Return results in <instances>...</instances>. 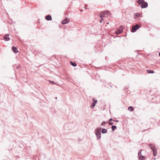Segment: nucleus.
Masks as SVG:
<instances>
[{"label":"nucleus","mask_w":160,"mask_h":160,"mask_svg":"<svg viewBox=\"0 0 160 160\" xmlns=\"http://www.w3.org/2000/svg\"><path fill=\"white\" fill-rule=\"evenodd\" d=\"M110 12L108 11H105L102 12L99 14V16L101 18V20H100V22L104 20L102 19L103 17H107L110 15Z\"/></svg>","instance_id":"obj_1"},{"label":"nucleus","mask_w":160,"mask_h":160,"mask_svg":"<svg viewBox=\"0 0 160 160\" xmlns=\"http://www.w3.org/2000/svg\"><path fill=\"white\" fill-rule=\"evenodd\" d=\"M138 3L142 8H145L148 6V3L144 0H138Z\"/></svg>","instance_id":"obj_2"},{"label":"nucleus","mask_w":160,"mask_h":160,"mask_svg":"<svg viewBox=\"0 0 160 160\" xmlns=\"http://www.w3.org/2000/svg\"><path fill=\"white\" fill-rule=\"evenodd\" d=\"M102 128H99L95 130V133L96 136L97 138L98 139H100L101 138V130Z\"/></svg>","instance_id":"obj_3"},{"label":"nucleus","mask_w":160,"mask_h":160,"mask_svg":"<svg viewBox=\"0 0 160 160\" xmlns=\"http://www.w3.org/2000/svg\"><path fill=\"white\" fill-rule=\"evenodd\" d=\"M149 146L151 149L152 151L153 156H156L157 155V151L156 148L154 145L152 144H150Z\"/></svg>","instance_id":"obj_4"},{"label":"nucleus","mask_w":160,"mask_h":160,"mask_svg":"<svg viewBox=\"0 0 160 160\" xmlns=\"http://www.w3.org/2000/svg\"><path fill=\"white\" fill-rule=\"evenodd\" d=\"M141 26L138 24L133 26L132 27L131 32H134L141 28Z\"/></svg>","instance_id":"obj_5"},{"label":"nucleus","mask_w":160,"mask_h":160,"mask_svg":"<svg viewBox=\"0 0 160 160\" xmlns=\"http://www.w3.org/2000/svg\"><path fill=\"white\" fill-rule=\"evenodd\" d=\"M123 28L122 26H120L118 30L116 31V33L117 34H120L123 31Z\"/></svg>","instance_id":"obj_6"},{"label":"nucleus","mask_w":160,"mask_h":160,"mask_svg":"<svg viewBox=\"0 0 160 160\" xmlns=\"http://www.w3.org/2000/svg\"><path fill=\"white\" fill-rule=\"evenodd\" d=\"M92 101H93V102L91 104V108H93L95 106L96 103L97 102L98 100H95L93 98L92 99Z\"/></svg>","instance_id":"obj_7"},{"label":"nucleus","mask_w":160,"mask_h":160,"mask_svg":"<svg viewBox=\"0 0 160 160\" xmlns=\"http://www.w3.org/2000/svg\"><path fill=\"white\" fill-rule=\"evenodd\" d=\"M9 36V34H7L4 36V39L5 41H8L9 40L10 38L8 37Z\"/></svg>","instance_id":"obj_8"},{"label":"nucleus","mask_w":160,"mask_h":160,"mask_svg":"<svg viewBox=\"0 0 160 160\" xmlns=\"http://www.w3.org/2000/svg\"><path fill=\"white\" fill-rule=\"evenodd\" d=\"M69 19H68V18H66L62 22V24H65L68 23L69 22Z\"/></svg>","instance_id":"obj_9"},{"label":"nucleus","mask_w":160,"mask_h":160,"mask_svg":"<svg viewBox=\"0 0 160 160\" xmlns=\"http://www.w3.org/2000/svg\"><path fill=\"white\" fill-rule=\"evenodd\" d=\"M45 19L48 21L51 20H52V18L51 15H48L46 16Z\"/></svg>","instance_id":"obj_10"},{"label":"nucleus","mask_w":160,"mask_h":160,"mask_svg":"<svg viewBox=\"0 0 160 160\" xmlns=\"http://www.w3.org/2000/svg\"><path fill=\"white\" fill-rule=\"evenodd\" d=\"M12 50L13 51V52L15 53H17L18 52V50H17V48L14 47V46H12Z\"/></svg>","instance_id":"obj_11"},{"label":"nucleus","mask_w":160,"mask_h":160,"mask_svg":"<svg viewBox=\"0 0 160 160\" xmlns=\"http://www.w3.org/2000/svg\"><path fill=\"white\" fill-rule=\"evenodd\" d=\"M107 130L104 128H102L101 130V132L103 134L106 133L107 132Z\"/></svg>","instance_id":"obj_12"},{"label":"nucleus","mask_w":160,"mask_h":160,"mask_svg":"<svg viewBox=\"0 0 160 160\" xmlns=\"http://www.w3.org/2000/svg\"><path fill=\"white\" fill-rule=\"evenodd\" d=\"M147 72L148 73H154L153 70H147Z\"/></svg>","instance_id":"obj_13"},{"label":"nucleus","mask_w":160,"mask_h":160,"mask_svg":"<svg viewBox=\"0 0 160 160\" xmlns=\"http://www.w3.org/2000/svg\"><path fill=\"white\" fill-rule=\"evenodd\" d=\"M128 110L131 112L133 110V108L132 106H129L128 108Z\"/></svg>","instance_id":"obj_14"},{"label":"nucleus","mask_w":160,"mask_h":160,"mask_svg":"<svg viewBox=\"0 0 160 160\" xmlns=\"http://www.w3.org/2000/svg\"><path fill=\"white\" fill-rule=\"evenodd\" d=\"M139 160H144L145 159L144 157L142 155L138 158Z\"/></svg>","instance_id":"obj_15"},{"label":"nucleus","mask_w":160,"mask_h":160,"mask_svg":"<svg viewBox=\"0 0 160 160\" xmlns=\"http://www.w3.org/2000/svg\"><path fill=\"white\" fill-rule=\"evenodd\" d=\"M70 63L71 65L73 67H75L77 66V64L75 62H73L72 61H70Z\"/></svg>","instance_id":"obj_16"},{"label":"nucleus","mask_w":160,"mask_h":160,"mask_svg":"<svg viewBox=\"0 0 160 160\" xmlns=\"http://www.w3.org/2000/svg\"><path fill=\"white\" fill-rule=\"evenodd\" d=\"M141 152H142V150H140L138 152V158L139 157H140L141 156H142V154H141Z\"/></svg>","instance_id":"obj_17"},{"label":"nucleus","mask_w":160,"mask_h":160,"mask_svg":"<svg viewBox=\"0 0 160 160\" xmlns=\"http://www.w3.org/2000/svg\"><path fill=\"white\" fill-rule=\"evenodd\" d=\"M116 128L117 127L116 126H112L111 127V128L112 131H114Z\"/></svg>","instance_id":"obj_18"},{"label":"nucleus","mask_w":160,"mask_h":160,"mask_svg":"<svg viewBox=\"0 0 160 160\" xmlns=\"http://www.w3.org/2000/svg\"><path fill=\"white\" fill-rule=\"evenodd\" d=\"M140 14L139 13H136L135 14L134 16L137 17H139L140 16Z\"/></svg>","instance_id":"obj_19"},{"label":"nucleus","mask_w":160,"mask_h":160,"mask_svg":"<svg viewBox=\"0 0 160 160\" xmlns=\"http://www.w3.org/2000/svg\"><path fill=\"white\" fill-rule=\"evenodd\" d=\"M108 122H105V121H103L101 123V125L102 126L104 125L105 123H108Z\"/></svg>","instance_id":"obj_20"},{"label":"nucleus","mask_w":160,"mask_h":160,"mask_svg":"<svg viewBox=\"0 0 160 160\" xmlns=\"http://www.w3.org/2000/svg\"><path fill=\"white\" fill-rule=\"evenodd\" d=\"M113 122H109V125H113Z\"/></svg>","instance_id":"obj_21"},{"label":"nucleus","mask_w":160,"mask_h":160,"mask_svg":"<svg viewBox=\"0 0 160 160\" xmlns=\"http://www.w3.org/2000/svg\"><path fill=\"white\" fill-rule=\"evenodd\" d=\"M49 82L52 84H55V82L54 81H49Z\"/></svg>","instance_id":"obj_22"},{"label":"nucleus","mask_w":160,"mask_h":160,"mask_svg":"<svg viewBox=\"0 0 160 160\" xmlns=\"http://www.w3.org/2000/svg\"><path fill=\"white\" fill-rule=\"evenodd\" d=\"M109 121H113V120L112 118H111L110 119H109Z\"/></svg>","instance_id":"obj_23"},{"label":"nucleus","mask_w":160,"mask_h":160,"mask_svg":"<svg viewBox=\"0 0 160 160\" xmlns=\"http://www.w3.org/2000/svg\"><path fill=\"white\" fill-rule=\"evenodd\" d=\"M115 121L116 122H118V120H117Z\"/></svg>","instance_id":"obj_24"},{"label":"nucleus","mask_w":160,"mask_h":160,"mask_svg":"<svg viewBox=\"0 0 160 160\" xmlns=\"http://www.w3.org/2000/svg\"><path fill=\"white\" fill-rule=\"evenodd\" d=\"M87 6V5H85V9H87V8H86Z\"/></svg>","instance_id":"obj_25"},{"label":"nucleus","mask_w":160,"mask_h":160,"mask_svg":"<svg viewBox=\"0 0 160 160\" xmlns=\"http://www.w3.org/2000/svg\"><path fill=\"white\" fill-rule=\"evenodd\" d=\"M159 56H160V52L159 53Z\"/></svg>","instance_id":"obj_26"},{"label":"nucleus","mask_w":160,"mask_h":160,"mask_svg":"<svg viewBox=\"0 0 160 160\" xmlns=\"http://www.w3.org/2000/svg\"><path fill=\"white\" fill-rule=\"evenodd\" d=\"M108 23H109V22H107V23H106V24H108Z\"/></svg>","instance_id":"obj_27"},{"label":"nucleus","mask_w":160,"mask_h":160,"mask_svg":"<svg viewBox=\"0 0 160 160\" xmlns=\"http://www.w3.org/2000/svg\"><path fill=\"white\" fill-rule=\"evenodd\" d=\"M82 10H80V11H81V12H82Z\"/></svg>","instance_id":"obj_28"},{"label":"nucleus","mask_w":160,"mask_h":160,"mask_svg":"<svg viewBox=\"0 0 160 160\" xmlns=\"http://www.w3.org/2000/svg\"><path fill=\"white\" fill-rule=\"evenodd\" d=\"M57 98V97H55V99H56Z\"/></svg>","instance_id":"obj_29"}]
</instances>
